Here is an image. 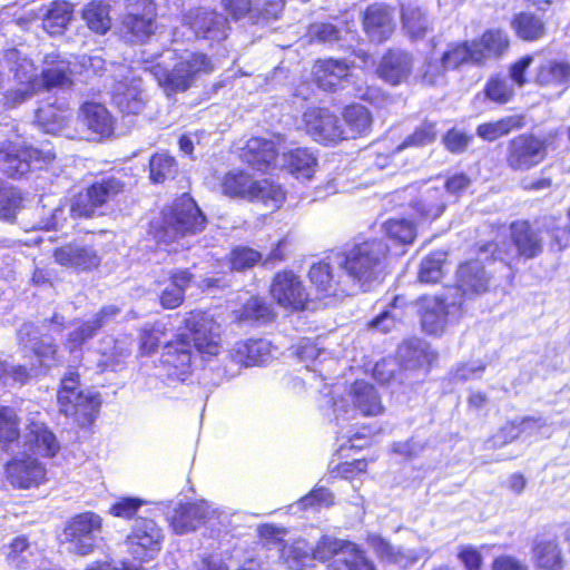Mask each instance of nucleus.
Masks as SVG:
<instances>
[{"label": "nucleus", "mask_w": 570, "mask_h": 570, "mask_svg": "<svg viewBox=\"0 0 570 570\" xmlns=\"http://www.w3.org/2000/svg\"><path fill=\"white\" fill-rule=\"evenodd\" d=\"M0 67L8 69L12 77L4 78L0 71V91L4 105L14 108L30 99L40 89H67L72 85L70 62L57 60L37 73L33 62L18 49H9L0 60Z\"/></svg>", "instance_id": "1"}, {"label": "nucleus", "mask_w": 570, "mask_h": 570, "mask_svg": "<svg viewBox=\"0 0 570 570\" xmlns=\"http://www.w3.org/2000/svg\"><path fill=\"white\" fill-rule=\"evenodd\" d=\"M161 57L169 60L175 59L170 70L163 66L161 62L155 63L154 57H146L145 51L141 52V67L154 75L158 85L167 95L186 91L198 77L214 70L210 59L200 52L185 50L178 55L177 50L168 49Z\"/></svg>", "instance_id": "2"}, {"label": "nucleus", "mask_w": 570, "mask_h": 570, "mask_svg": "<svg viewBox=\"0 0 570 570\" xmlns=\"http://www.w3.org/2000/svg\"><path fill=\"white\" fill-rule=\"evenodd\" d=\"M387 252V245L382 239H368L345 252L334 253V263L343 267L353 293L356 288L366 291L382 278Z\"/></svg>", "instance_id": "3"}, {"label": "nucleus", "mask_w": 570, "mask_h": 570, "mask_svg": "<svg viewBox=\"0 0 570 570\" xmlns=\"http://www.w3.org/2000/svg\"><path fill=\"white\" fill-rule=\"evenodd\" d=\"M206 217L188 195L177 198L173 206L163 212V219L155 233L159 245L167 250H178L188 246L186 238L204 230Z\"/></svg>", "instance_id": "4"}, {"label": "nucleus", "mask_w": 570, "mask_h": 570, "mask_svg": "<svg viewBox=\"0 0 570 570\" xmlns=\"http://www.w3.org/2000/svg\"><path fill=\"white\" fill-rule=\"evenodd\" d=\"M220 186L226 196L261 202L271 208H279L285 199L281 185L269 179L255 180L248 173L239 169L226 173Z\"/></svg>", "instance_id": "5"}, {"label": "nucleus", "mask_w": 570, "mask_h": 570, "mask_svg": "<svg viewBox=\"0 0 570 570\" xmlns=\"http://www.w3.org/2000/svg\"><path fill=\"white\" fill-rule=\"evenodd\" d=\"M330 402L337 425L354 420L356 412L364 416H377L384 412L377 391L365 381H355L350 386L346 396L334 395Z\"/></svg>", "instance_id": "6"}, {"label": "nucleus", "mask_w": 570, "mask_h": 570, "mask_svg": "<svg viewBox=\"0 0 570 570\" xmlns=\"http://www.w3.org/2000/svg\"><path fill=\"white\" fill-rule=\"evenodd\" d=\"M313 561L333 559L327 570H375L364 551L354 542L323 535L312 548Z\"/></svg>", "instance_id": "7"}, {"label": "nucleus", "mask_w": 570, "mask_h": 570, "mask_svg": "<svg viewBox=\"0 0 570 570\" xmlns=\"http://www.w3.org/2000/svg\"><path fill=\"white\" fill-rule=\"evenodd\" d=\"M56 155L49 147L33 148L7 141L0 146V168L8 176L17 177L27 174L31 167L42 168L51 163Z\"/></svg>", "instance_id": "8"}, {"label": "nucleus", "mask_w": 570, "mask_h": 570, "mask_svg": "<svg viewBox=\"0 0 570 570\" xmlns=\"http://www.w3.org/2000/svg\"><path fill=\"white\" fill-rule=\"evenodd\" d=\"M194 347L202 355H218L223 347L222 324L205 311H190L184 317Z\"/></svg>", "instance_id": "9"}, {"label": "nucleus", "mask_w": 570, "mask_h": 570, "mask_svg": "<svg viewBox=\"0 0 570 570\" xmlns=\"http://www.w3.org/2000/svg\"><path fill=\"white\" fill-rule=\"evenodd\" d=\"M461 299L450 295L423 297L420 302L421 325L431 335H441L461 315Z\"/></svg>", "instance_id": "10"}, {"label": "nucleus", "mask_w": 570, "mask_h": 570, "mask_svg": "<svg viewBox=\"0 0 570 570\" xmlns=\"http://www.w3.org/2000/svg\"><path fill=\"white\" fill-rule=\"evenodd\" d=\"M102 520L94 512H83L72 517L62 532V541L68 543V550L79 556L94 551L101 532Z\"/></svg>", "instance_id": "11"}, {"label": "nucleus", "mask_w": 570, "mask_h": 570, "mask_svg": "<svg viewBox=\"0 0 570 570\" xmlns=\"http://www.w3.org/2000/svg\"><path fill=\"white\" fill-rule=\"evenodd\" d=\"M164 540L163 529L151 519L138 518L126 538L128 553L140 562L154 560Z\"/></svg>", "instance_id": "12"}, {"label": "nucleus", "mask_w": 570, "mask_h": 570, "mask_svg": "<svg viewBox=\"0 0 570 570\" xmlns=\"http://www.w3.org/2000/svg\"><path fill=\"white\" fill-rule=\"evenodd\" d=\"M60 411L67 416H91L100 406V399L92 392H85L79 386V374L69 371L61 380L58 392Z\"/></svg>", "instance_id": "13"}, {"label": "nucleus", "mask_w": 570, "mask_h": 570, "mask_svg": "<svg viewBox=\"0 0 570 570\" xmlns=\"http://www.w3.org/2000/svg\"><path fill=\"white\" fill-rule=\"evenodd\" d=\"M340 271H343V267H337L334 263V254L312 265L308 276L321 297H341L353 294L345 273L342 275L338 273Z\"/></svg>", "instance_id": "14"}, {"label": "nucleus", "mask_w": 570, "mask_h": 570, "mask_svg": "<svg viewBox=\"0 0 570 570\" xmlns=\"http://www.w3.org/2000/svg\"><path fill=\"white\" fill-rule=\"evenodd\" d=\"M153 0H126L122 32L130 41H144L156 30Z\"/></svg>", "instance_id": "15"}, {"label": "nucleus", "mask_w": 570, "mask_h": 570, "mask_svg": "<svg viewBox=\"0 0 570 570\" xmlns=\"http://www.w3.org/2000/svg\"><path fill=\"white\" fill-rule=\"evenodd\" d=\"M271 295L281 307L292 311L304 309L308 302L303 282L291 271L275 275L271 284Z\"/></svg>", "instance_id": "16"}, {"label": "nucleus", "mask_w": 570, "mask_h": 570, "mask_svg": "<svg viewBox=\"0 0 570 570\" xmlns=\"http://www.w3.org/2000/svg\"><path fill=\"white\" fill-rule=\"evenodd\" d=\"M283 144L281 135H273L271 138L252 137L247 140L242 151V159L257 170L278 168L279 150Z\"/></svg>", "instance_id": "17"}, {"label": "nucleus", "mask_w": 570, "mask_h": 570, "mask_svg": "<svg viewBox=\"0 0 570 570\" xmlns=\"http://www.w3.org/2000/svg\"><path fill=\"white\" fill-rule=\"evenodd\" d=\"M214 513L215 510L204 500L189 503L179 502L171 511H167L166 519L176 534H186L195 531Z\"/></svg>", "instance_id": "18"}, {"label": "nucleus", "mask_w": 570, "mask_h": 570, "mask_svg": "<svg viewBox=\"0 0 570 570\" xmlns=\"http://www.w3.org/2000/svg\"><path fill=\"white\" fill-rule=\"evenodd\" d=\"M544 141L532 135H519L509 142L507 161L514 170H528L546 157Z\"/></svg>", "instance_id": "19"}, {"label": "nucleus", "mask_w": 570, "mask_h": 570, "mask_svg": "<svg viewBox=\"0 0 570 570\" xmlns=\"http://www.w3.org/2000/svg\"><path fill=\"white\" fill-rule=\"evenodd\" d=\"M307 134L322 144H336L344 140V127L336 115L325 108H309L304 114Z\"/></svg>", "instance_id": "20"}, {"label": "nucleus", "mask_w": 570, "mask_h": 570, "mask_svg": "<svg viewBox=\"0 0 570 570\" xmlns=\"http://www.w3.org/2000/svg\"><path fill=\"white\" fill-rule=\"evenodd\" d=\"M184 21L197 38L222 41L227 37V19L215 10L194 9L185 16Z\"/></svg>", "instance_id": "21"}, {"label": "nucleus", "mask_w": 570, "mask_h": 570, "mask_svg": "<svg viewBox=\"0 0 570 570\" xmlns=\"http://www.w3.org/2000/svg\"><path fill=\"white\" fill-rule=\"evenodd\" d=\"M46 468L36 458L23 454L14 456L6 465V475L9 483L19 489L39 487L46 481Z\"/></svg>", "instance_id": "22"}, {"label": "nucleus", "mask_w": 570, "mask_h": 570, "mask_svg": "<svg viewBox=\"0 0 570 570\" xmlns=\"http://www.w3.org/2000/svg\"><path fill=\"white\" fill-rule=\"evenodd\" d=\"M314 76L320 88L326 91L347 89L354 83V73L344 59H323L314 66Z\"/></svg>", "instance_id": "23"}, {"label": "nucleus", "mask_w": 570, "mask_h": 570, "mask_svg": "<svg viewBox=\"0 0 570 570\" xmlns=\"http://www.w3.org/2000/svg\"><path fill=\"white\" fill-rule=\"evenodd\" d=\"M53 257L57 264L76 271H90L100 264V257L96 249L81 243L67 244L56 248Z\"/></svg>", "instance_id": "24"}, {"label": "nucleus", "mask_w": 570, "mask_h": 570, "mask_svg": "<svg viewBox=\"0 0 570 570\" xmlns=\"http://www.w3.org/2000/svg\"><path fill=\"white\" fill-rule=\"evenodd\" d=\"M363 29L375 42L385 41L394 31L395 23L390 8L383 3L368 6L363 13Z\"/></svg>", "instance_id": "25"}, {"label": "nucleus", "mask_w": 570, "mask_h": 570, "mask_svg": "<svg viewBox=\"0 0 570 570\" xmlns=\"http://www.w3.org/2000/svg\"><path fill=\"white\" fill-rule=\"evenodd\" d=\"M161 365L170 379L185 381L191 367V352L189 343L177 340L168 343L161 354Z\"/></svg>", "instance_id": "26"}, {"label": "nucleus", "mask_w": 570, "mask_h": 570, "mask_svg": "<svg viewBox=\"0 0 570 570\" xmlns=\"http://www.w3.org/2000/svg\"><path fill=\"white\" fill-rule=\"evenodd\" d=\"M552 433V425L541 416H527L520 421H512L501 430L505 440L522 438L527 441H538L550 438Z\"/></svg>", "instance_id": "27"}, {"label": "nucleus", "mask_w": 570, "mask_h": 570, "mask_svg": "<svg viewBox=\"0 0 570 570\" xmlns=\"http://www.w3.org/2000/svg\"><path fill=\"white\" fill-rule=\"evenodd\" d=\"M278 168L287 170L297 179H311L317 168V158L308 148H295L283 151Z\"/></svg>", "instance_id": "28"}, {"label": "nucleus", "mask_w": 570, "mask_h": 570, "mask_svg": "<svg viewBox=\"0 0 570 570\" xmlns=\"http://www.w3.org/2000/svg\"><path fill=\"white\" fill-rule=\"evenodd\" d=\"M412 57L410 53L400 50H390L377 68L379 76L391 85H399L405 81L412 71Z\"/></svg>", "instance_id": "29"}, {"label": "nucleus", "mask_w": 570, "mask_h": 570, "mask_svg": "<svg viewBox=\"0 0 570 570\" xmlns=\"http://www.w3.org/2000/svg\"><path fill=\"white\" fill-rule=\"evenodd\" d=\"M24 446L42 456H55L59 451V443L55 434L40 421L31 420L23 434Z\"/></svg>", "instance_id": "30"}, {"label": "nucleus", "mask_w": 570, "mask_h": 570, "mask_svg": "<svg viewBox=\"0 0 570 570\" xmlns=\"http://www.w3.org/2000/svg\"><path fill=\"white\" fill-rule=\"evenodd\" d=\"M271 356L272 344L263 338L237 342L230 350V357L245 366L264 364Z\"/></svg>", "instance_id": "31"}, {"label": "nucleus", "mask_w": 570, "mask_h": 570, "mask_svg": "<svg viewBox=\"0 0 570 570\" xmlns=\"http://www.w3.org/2000/svg\"><path fill=\"white\" fill-rule=\"evenodd\" d=\"M112 101L122 114L138 115L145 106L140 81H119L112 91Z\"/></svg>", "instance_id": "32"}, {"label": "nucleus", "mask_w": 570, "mask_h": 570, "mask_svg": "<svg viewBox=\"0 0 570 570\" xmlns=\"http://www.w3.org/2000/svg\"><path fill=\"white\" fill-rule=\"evenodd\" d=\"M456 285L455 292L460 291L462 295L472 296L483 293L488 287V277L481 263L472 261L460 265L456 272Z\"/></svg>", "instance_id": "33"}, {"label": "nucleus", "mask_w": 570, "mask_h": 570, "mask_svg": "<svg viewBox=\"0 0 570 570\" xmlns=\"http://www.w3.org/2000/svg\"><path fill=\"white\" fill-rule=\"evenodd\" d=\"M534 564L543 570H561L564 564V554L559 542L551 538L535 540L532 548Z\"/></svg>", "instance_id": "34"}, {"label": "nucleus", "mask_w": 570, "mask_h": 570, "mask_svg": "<svg viewBox=\"0 0 570 570\" xmlns=\"http://www.w3.org/2000/svg\"><path fill=\"white\" fill-rule=\"evenodd\" d=\"M445 206L444 193L436 184H425L420 197L412 204L415 212L426 220H434L440 217Z\"/></svg>", "instance_id": "35"}, {"label": "nucleus", "mask_w": 570, "mask_h": 570, "mask_svg": "<svg viewBox=\"0 0 570 570\" xmlns=\"http://www.w3.org/2000/svg\"><path fill=\"white\" fill-rule=\"evenodd\" d=\"M118 313L119 309L114 305L102 307L92 321H88L78 325L72 332L69 333V348L73 351L86 341L90 340L96 334L98 328L107 325L109 321L112 320Z\"/></svg>", "instance_id": "36"}, {"label": "nucleus", "mask_w": 570, "mask_h": 570, "mask_svg": "<svg viewBox=\"0 0 570 570\" xmlns=\"http://www.w3.org/2000/svg\"><path fill=\"white\" fill-rule=\"evenodd\" d=\"M537 81L542 87L556 89L560 95L570 85V65L564 61L548 60L540 66Z\"/></svg>", "instance_id": "37"}, {"label": "nucleus", "mask_w": 570, "mask_h": 570, "mask_svg": "<svg viewBox=\"0 0 570 570\" xmlns=\"http://www.w3.org/2000/svg\"><path fill=\"white\" fill-rule=\"evenodd\" d=\"M368 544L374 549L375 553L382 559L391 563H395L402 568H406L421 559V554L411 549L395 548L379 535H370Z\"/></svg>", "instance_id": "38"}, {"label": "nucleus", "mask_w": 570, "mask_h": 570, "mask_svg": "<svg viewBox=\"0 0 570 570\" xmlns=\"http://www.w3.org/2000/svg\"><path fill=\"white\" fill-rule=\"evenodd\" d=\"M511 236L518 255L533 258L542 250V238L527 222H518L511 225Z\"/></svg>", "instance_id": "39"}, {"label": "nucleus", "mask_w": 570, "mask_h": 570, "mask_svg": "<svg viewBox=\"0 0 570 570\" xmlns=\"http://www.w3.org/2000/svg\"><path fill=\"white\" fill-rule=\"evenodd\" d=\"M401 18L403 29L412 39H422L432 30L426 10L415 3L403 4Z\"/></svg>", "instance_id": "40"}, {"label": "nucleus", "mask_w": 570, "mask_h": 570, "mask_svg": "<svg viewBox=\"0 0 570 570\" xmlns=\"http://www.w3.org/2000/svg\"><path fill=\"white\" fill-rule=\"evenodd\" d=\"M80 117L88 129L101 137L109 136L112 132V117L107 108L100 104L85 102L80 109Z\"/></svg>", "instance_id": "41"}, {"label": "nucleus", "mask_w": 570, "mask_h": 570, "mask_svg": "<svg viewBox=\"0 0 570 570\" xmlns=\"http://www.w3.org/2000/svg\"><path fill=\"white\" fill-rule=\"evenodd\" d=\"M193 279V275L187 269H178L171 274L168 284L160 293V304L165 308H176L181 305L185 292Z\"/></svg>", "instance_id": "42"}, {"label": "nucleus", "mask_w": 570, "mask_h": 570, "mask_svg": "<svg viewBox=\"0 0 570 570\" xmlns=\"http://www.w3.org/2000/svg\"><path fill=\"white\" fill-rule=\"evenodd\" d=\"M442 58L445 67L451 70L456 69L463 63L481 62L484 60V52L480 49V45H475V41L460 42L450 45L442 53Z\"/></svg>", "instance_id": "43"}, {"label": "nucleus", "mask_w": 570, "mask_h": 570, "mask_svg": "<svg viewBox=\"0 0 570 570\" xmlns=\"http://www.w3.org/2000/svg\"><path fill=\"white\" fill-rule=\"evenodd\" d=\"M281 559L293 570H307L314 562L312 547L305 539L284 544L281 549Z\"/></svg>", "instance_id": "44"}, {"label": "nucleus", "mask_w": 570, "mask_h": 570, "mask_svg": "<svg viewBox=\"0 0 570 570\" xmlns=\"http://www.w3.org/2000/svg\"><path fill=\"white\" fill-rule=\"evenodd\" d=\"M71 114L67 109L48 105L39 108L36 112V120L39 127L47 134L59 135L68 129Z\"/></svg>", "instance_id": "45"}, {"label": "nucleus", "mask_w": 570, "mask_h": 570, "mask_svg": "<svg viewBox=\"0 0 570 570\" xmlns=\"http://www.w3.org/2000/svg\"><path fill=\"white\" fill-rule=\"evenodd\" d=\"M343 118L346 127H344V139H354L358 136L366 135L372 127V115L362 105H352L344 109Z\"/></svg>", "instance_id": "46"}, {"label": "nucleus", "mask_w": 570, "mask_h": 570, "mask_svg": "<svg viewBox=\"0 0 570 570\" xmlns=\"http://www.w3.org/2000/svg\"><path fill=\"white\" fill-rule=\"evenodd\" d=\"M37 559L38 549L26 537H17L8 546L7 560L11 567L26 569L35 563Z\"/></svg>", "instance_id": "47"}, {"label": "nucleus", "mask_w": 570, "mask_h": 570, "mask_svg": "<svg viewBox=\"0 0 570 570\" xmlns=\"http://www.w3.org/2000/svg\"><path fill=\"white\" fill-rule=\"evenodd\" d=\"M524 126V118L521 115H511L497 121L484 122L478 126L476 134L480 138L493 141L500 137L510 134L512 130Z\"/></svg>", "instance_id": "48"}, {"label": "nucleus", "mask_w": 570, "mask_h": 570, "mask_svg": "<svg viewBox=\"0 0 570 570\" xmlns=\"http://www.w3.org/2000/svg\"><path fill=\"white\" fill-rule=\"evenodd\" d=\"M42 27L49 35H59L71 19V7L65 1H55L46 10H41Z\"/></svg>", "instance_id": "49"}, {"label": "nucleus", "mask_w": 570, "mask_h": 570, "mask_svg": "<svg viewBox=\"0 0 570 570\" xmlns=\"http://www.w3.org/2000/svg\"><path fill=\"white\" fill-rule=\"evenodd\" d=\"M399 356L404 363L405 370L429 365L433 360V354L426 343L416 338L403 343L399 347Z\"/></svg>", "instance_id": "50"}, {"label": "nucleus", "mask_w": 570, "mask_h": 570, "mask_svg": "<svg viewBox=\"0 0 570 570\" xmlns=\"http://www.w3.org/2000/svg\"><path fill=\"white\" fill-rule=\"evenodd\" d=\"M38 331L33 324H23L19 330V340L26 348H30L38 356L41 364L48 366L47 361L55 358L56 348L50 342L39 340Z\"/></svg>", "instance_id": "51"}, {"label": "nucleus", "mask_w": 570, "mask_h": 570, "mask_svg": "<svg viewBox=\"0 0 570 570\" xmlns=\"http://www.w3.org/2000/svg\"><path fill=\"white\" fill-rule=\"evenodd\" d=\"M405 307L404 298L399 296L394 297L393 302L368 323V327L381 333L390 332L395 326L396 322L403 318Z\"/></svg>", "instance_id": "52"}, {"label": "nucleus", "mask_w": 570, "mask_h": 570, "mask_svg": "<svg viewBox=\"0 0 570 570\" xmlns=\"http://www.w3.org/2000/svg\"><path fill=\"white\" fill-rule=\"evenodd\" d=\"M238 322L266 323L273 318V309L263 298L253 296L242 308L234 311Z\"/></svg>", "instance_id": "53"}, {"label": "nucleus", "mask_w": 570, "mask_h": 570, "mask_svg": "<svg viewBox=\"0 0 570 570\" xmlns=\"http://www.w3.org/2000/svg\"><path fill=\"white\" fill-rule=\"evenodd\" d=\"M104 344L106 346L100 350L102 358L99 362V366L102 370H116L122 360L129 356L131 352L130 344L127 340H114L109 337Z\"/></svg>", "instance_id": "54"}, {"label": "nucleus", "mask_w": 570, "mask_h": 570, "mask_svg": "<svg viewBox=\"0 0 570 570\" xmlns=\"http://www.w3.org/2000/svg\"><path fill=\"white\" fill-rule=\"evenodd\" d=\"M512 27L517 35L523 40H537L544 35V24L539 17L532 13H520L513 21Z\"/></svg>", "instance_id": "55"}, {"label": "nucleus", "mask_w": 570, "mask_h": 570, "mask_svg": "<svg viewBox=\"0 0 570 570\" xmlns=\"http://www.w3.org/2000/svg\"><path fill=\"white\" fill-rule=\"evenodd\" d=\"M83 19L92 31L101 35L111 26L109 8L102 2L88 3L83 10Z\"/></svg>", "instance_id": "56"}, {"label": "nucleus", "mask_w": 570, "mask_h": 570, "mask_svg": "<svg viewBox=\"0 0 570 570\" xmlns=\"http://www.w3.org/2000/svg\"><path fill=\"white\" fill-rule=\"evenodd\" d=\"M88 189L94 197V202L98 208H100L120 194L124 189V185L118 178L106 177L95 181Z\"/></svg>", "instance_id": "57"}, {"label": "nucleus", "mask_w": 570, "mask_h": 570, "mask_svg": "<svg viewBox=\"0 0 570 570\" xmlns=\"http://www.w3.org/2000/svg\"><path fill=\"white\" fill-rule=\"evenodd\" d=\"M149 167L150 179L156 184L174 178L177 173L176 160L168 154H155L150 159Z\"/></svg>", "instance_id": "58"}, {"label": "nucleus", "mask_w": 570, "mask_h": 570, "mask_svg": "<svg viewBox=\"0 0 570 570\" xmlns=\"http://www.w3.org/2000/svg\"><path fill=\"white\" fill-rule=\"evenodd\" d=\"M446 253L442 250L433 252L426 256L419 271V279L422 283H436L443 275V264Z\"/></svg>", "instance_id": "59"}, {"label": "nucleus", "mask_w": 570, "mask_h": 570, "mask_svg": "<svg viewBox=\"0 0 570 570\" xmlns=\"http://www.w3.org/2000/svg\"><path fill=\"white\" fill-rule=\"evenodd\" d=\"M475 45H480V49L484 52V59L500 56L509 46L507 35L501 30H489L483 33Z\"/></svg>", "instance_id": "60"}, {"label": "nucleus", "mask_w": 570, "mask_h": 570, "mask_svg": "<svg viewBox=\"0 0 570 570\" xmlns=\"http://www.w3.org/2000/svg\"><path fill=\"white\" fill-rule=\"evenodd\" d=\"M22 207L20 190L13 187L0 188V219L11 222Z\"/></svg>", "instance_id": "61"}, {"label": "nucleus", "mask_w": 570, "mask_h": 570, "mask_svg": "<svg viewBox=\"0 0 570 570\" xmlns=\"http://www.w3.org/2000/svg\"><path fill=\"white\" fill-rule=\"evenodd\" d=\"M436 138V129L434 122H424L419 126L414 132L407 136L401 144L395 146L397 151H402L410 147H423L432 144Z\"/></svg>", "instance_id": "62"}, {"label": "nucleus", "mask_w": 570, "mask_h": 570, "mask_svg": "<svg viewBox=\"0 0 570 570\" xmlns=\"http://www.w3.org/2000/svg\"><path fill=\"white\" fill-rule=\"evenodd\" d=\"M484 92L491 101L503 105L512 98L514 90L508 78L492 77L487 82Z\"/></svg>", "instance_id": "63"}, {"label": "nucleus", "mask_w": 570, "mask_h": 570, "mask_svg": "<svg viewBox=\"0 0 570 570\" xmlns=\"http://www.w3.org/2000/svg\"><path fill=\"white\" fill-rule=\"evenodd\" d=\"M386 235L400 243L410 244L414 240L416 230L412 222L403 218L389 219L385 225Z\"/></svg>", "instance_id": "64"}]
</instances>
